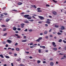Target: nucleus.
I'll use <instances>...</instances> for the list:
<instances>
[{"instance_id":"obj_1","label":"nucleus","mask_w":66,"mask_h":66,"mask_svg":"<svg viewBox=\"0 0 66 66\" xmlns=\"http://www.w3.org/2000/svg\"><path fill=\"white\" fill-rule=\"evenodd\" d=\"M46 20L47 21L46 22V23H47V24H50V22L49 21V19H47Z\"/></svg>"},{"instance_id":"obj_2","label":"nucleus","mask_w":66,"mask_h":66,"mask_svg":"<svg viewBox=\"0 0 66 66\" xmlns=\"http://www.w3.org/2000/svg\"><path fill=\"white\" fill-rule=\"evenodd\" d=\"M40 19V20H43V19H44V18L43 16H39L38 17Z\"/></svg>"},{"instance_id":"obj_3","label":"nucleus","mask_w":66,"mask_h":66,"mask_svg":"<svg viewBox=\"0 0 66 66\" xmlns=\"http://www.w3.org/2000/svg\"><path fill=\"white\" fill-rule=\"evenodd\" d=\"M52 43L53 44V45L54 47H56V45H55V43L54 42H53Z\"/></svg>"},{"instance_id":"obj_4","label":"nucleus","mask_w":66,"mask_h":66,"mask_svg":"<svg viewBox=\"0 0 66 66\" xmlns=\"http://www.w3.org/2000/svg\"><path fill=\"white\" fill-rule=\"evenodd\" d=\"M6 42H7L8 43H9V44H11V43H12V41H11L10 40H7L6 41Z\"/></svg>"},{"instance_id":"obj_5","label":"nucleus","mask_w":66,"mask_h":66,"mask_svg":"<svg viewBox=\"0 0 66 66\" xmlns=\"http://www.w3.org/2000/svg\"><path fill=\"white\" fill-rule=\"evenodd\" d=\"M29 15H25L24 16V18H28V16H29Z\"/></svg>"},{"instance_id":"obj_6","label":"nucleus","mask_w":66,"mask_h":66,"mask_svg":"<svg viewBox=\"0 0 66 66\" xmlns=\"http://www.w3.org/2000/svg\"><path fill=\"white\" fill-rule=\"evenodd\" d=\"M53 13L54 15H56V14H57V13H56V12H55V11H54L53 12Z\"/></svg>"},{"instance_id":"obj_7","label":"nucleus","mask_w":66,"mask_h":66,"mask_svg":"<svg viewBox=\"0 0 66 66\" xmlns=\"http://www.w3.org/2000/svg\"><path fill=\"white\" fill-rule=\"evenodd\" d=\"M54 64V63L53 62H51L50 63V65L51 66H53Z\"/></svg>"},{"instance_id":"obj_8","label":"nucleus","mask_w":66,"mask_h":66,"mask_svg":"<svg viewBox=\"0 0 66 66\" xmlns=\"http://www.w3.org/2000/svg\"><path fill=\"white\" fill-rule=\"evenodd\" d=\"M53 50L54 51H56V50H57V48L56 47L53 48Z\"/></svg>"},{"instance_id":"obj_9","label":"nucleus","mask_w":66,"mask_h":66,"mask_svg":"<svg viewBox=\"0 0 66 66\" xmlns=\"http://www.w3.org/2000/svg\"><path fill=\"white\" fill-rule=\"evenodd\" d=\"M61 30H64L65 29V28L64 26H62L61 27Z\"/></svg>"},{"instance_id":"obj_10","label":"nucleus","mask_w":66,"mask_h":66,"mask_svg":"<svg viewBox=\"0 0 66 66\" xmlns=\"http://www.w3.org/2000/svg\"><path fill=\"white\" fill-rule=\"evenodd\" d=\"M40 48H43V49H45L46 48V47H45V46H40Z\"/></svg>"},{"instance_id":"obj_11","label":"nucleus","mask_w":66,"mask_h":66,"mask_svg":"<svg viewBox=\"0 0 66 66\" xmlns=\"http://www.w3.org/2000/svg\"><path fill=\"white\" fill-rule=\"evenodd\" d=\"M31 18H32V17H31V16H29L27 17V19H31Z\"/></svg>"},{"instance_id":"obj_12","label":"nucleus","mask_w":66,"mask_h":66,"mask_svg":"<svg viewBox=\"0 0 66 66\" xmlns=\"http://www.w3.org/2000/svg\"><path fill=\"white\" fill-rule=\"evenodd\" d=\"M13 30H14V31H16V30H17V28L15 27H14L13 28Z\"/></svg>"},{"instance_id":"obj_13","label":"nucleus","mask_w":66,"mask_h":66,"mask_svg":"<svg viewBox=\"0 0 66 66\" xmlns=\"http://www.w3.org/2000/svg\"><path fill=\"white\" fill-rule=\"evenodd\" d=\"M10 19H8V18H7L6 20V22H8V21H9Z\"/></svg>"},{"instance_id":"obj_14","label":"nucleus","mask_w":66,"mask_h":66,"mask_svg":"<svg viewBox=\"0 0 66 66\" xmlns=\"http://www.w3.org/2000/svg\"><path fill=\"white\" fill-rule=\"evenodd\" d=\"M31 6H32V7H34L35 9H36V8L37 7L36 6H35V5H31Z\"/></svg>"},{"instance_id":"obj_15","label":"nucleus","mask_w":66,"mask_h":66,"mask_svg":"<svg viewBox=\"0 0 66 66\" xmlns=\"http://www.w3.org/2000/svg\"><path fill=\"white\" fill-rule=\"evenodd\" d=\"M24 22H25V23H29V22L28 21H26Z\"/></svg>"},{"instance_id":"obj_16","label":"nucleus","mask_w":66,"mask_h":66,"mask_svg":"<svg viewBox=\"0 0 66 66\" xmlns=\"http://www.w3.org/2000/svg\"><path fill=\"white\" fill-rule=\"evenodd\" d=\"M0 56L2 57V58H4V56H3V55L2 54L0 55Z\"/></svg>"},{"instance_id":"obj_17","label":"nucleus","mask_w":66,"mask_h":66,"mask_svg":"<svg viewBox=\"0 0 66 66\" xmlns=\"http://www.w3.org/2000/svg\"><path fill=\"white\" fill-rule=\"evenodd\" d=\"M16 51H19L20 50V49L19 48H17L16 49Z\"/></svg>"},{"instance_id":"obj_18","label":"nucleus","mask_w":66,"mask_h":66,"mask_svg":"<svg viewBox=\"0 0 66 66\" xmlns=\"http://www.w3.org/2000/svg\"><path fill=\"white\" fill-rule=\"evenodd\" d=\"M22 4V3L21 2L18 3V5H21V4Z\"/></svg>"},{"instance_id":"obj_19","label":"nucleus","mask_w":66,"mask_h":66,"mask_svg":"<svg viewBox=\"0 0 66 66\" xmlns=\"http://www.w3.org/2000/svg\"><path fill=\"white\" fill-rule=\"evenodd\" d=\"M27 40H22V42H26Z\"/></svg>"},{"instance_id":"obj_20","label":"nucleus","mask_w":66,"mask_h":66,"mask_svg":"<svg viewBox=\"0 0 66 66\" xmlns=\"http://www.w3.org/2000/svg\"><path fill=\"white\" fill-rule=\"evenodd\" d=\"M5 57H6L7 59H9L10 58V57L6 55L5 56Z\"/></svg>"},{"instance_id":"obj_21","label":"nucleus","mask_w":66,"mask_h":66,"mask_svg":"<svg viewBox=\"0 0 66 66\" xmlns=\"http://www.w3.org/2000/svg\"><path fill=\"white\" fill-rule=\"evenodd\" d=\"M59 26L58 25H55V28H58L59 27Z\"/></svg>"},{"instance_id":"obj_22","label":"nucleus","mask_w":66,"mask_h":66,"mask_svg":"<svg viewBox=\"0 0 66 66\" xmlns=\"http://www.w3.org/2000/svg\"><path fill=\"white\" fill-rule=\"evenodd\" d=\"M37 63L38 64H39V63H40V60H38L37 61Z\"/></svg>"},{"instance_id":"obj_23","label":"nucleus","mask_w":66,"mask_h":66,"mask_svg":"<svg viewBox=\"0 0 66 66\" xmlns=\"http://www.w3.org/2000/svg\"><path fill=\"white\" fill-rule=\"evenodd\" d=\"M28 21H30L31 22H33L34 21V20H28Z\"/></svg>"},{"instance_id":"obj_24","label":"nucleus","mask_w":66,"mask_h":66,"mask_svg":"<svg viewBox=\"0 0 66 66\" xmlns=\"http://www.w3.org/2000/svg\"><path fill=\"white\" fill-rule=\"evenodd\" d=\"M37 12H42V10H38L37 11Z\"/></svg>"},{"instance_id":"obj_25","label":"nucleus","mask_w":66,"mask_h":66,"mask_svg":"<svg viewBox=\"0 0 66 66\" xmlns=\"http://www.w3.org/2000/svg\"><path fill=\"white\" fill-rule=\"evenodd\" d=\"M17 29L18 31H20V30H21V29L19 28H18Z\"/></svg>"},{"instance_id":"obj_26","label":"nucleus","mask_w":66,"mask_h":66,"mask_svg":"<svg viewBox=\"0 0 66 66\" xmlns=\"http://www.w3.org/2000/svg\"><path fill=\"white\" fill-rule=\"evenodd\" d=\"M6 9V7H4L2 8V10H5Z\"/></svg>"},{"instance_id":"obj_27","label":"nucleus","mask_w":66,"mask_h":66,"mask_svg":"<svg viewBox=\"0 0 66 66\" xmlns=\"http://www.w3.org/2000/svg\"><path fill=\"white\" fill-rule=\"evenodd\" d=\"M7 35V34L6 33V34H3V36H6Z\"/></svg>"},{"instance_id":"obj_28","label":"nucleus","mask_w":66,"mask_h":66,"mask_svg":"<svg viewBox=\"0 0 66 66\" xmlns=\"http://www.w3.org/2000/svg\"><path fill=\"white\" fill-rule=\"evenodd\" d=\"M2 27H5V26L4 25H2Z\"/></svg>"},{"instance_id":"obj_29","label":"nucleus","mask_w":66,"mask_h":66,"mask_svg":"<svg viewBox=\"0 0 66 66\" xmlns=\"http://www.w3.org/2000/svg\"><path fill=\"white\" fill-rule=\"evenodd\" d=\"M53 1L54 2H55V3H56L57 2V1H56V0H53Z\"/></svg>"},{"instance_id":"obj_30","label":"nucleus","mask_w":66,"mask_h":66,"mask_svg":"<svg viewBox=\"0 0 66 66\" xmlns=\"http://www.w3.org/2000/svg\"><path fill=\"white\" fill-rule=\"evenodd\" d=\"M21 25L22 26H23L24 25V24H23V23H22L21 24Z\"/></svg>"},{"instance_id":"obj_31","label":"nucleus","mask_w":66,"mask_h":66,"mask_svg":"<svg viewBox=\"0 0 66 66\" xmlns=\"http://www.w3.org/2000/svg\"><path fill=\"white\" fill-rule=\"evenodd\" d=\"M62 39H60L59 41V42H62Z\"/></svg>"},{"instance_id":"obj_32","label":"nucleus","mask_w":66,"mask_h":66,"mask_svg":"<svg viewBox=\"0 0 66 66\" xmlns=\"http://www.w3.org/2000/svg\"><path fill=\"white\" fill-rule=\"evenodd\" d=\"M36 41V42H39V41H40V40H39V39H37V40Z\"/></svg>"},{"instance_id":"obj_33","label":"nucleus","mask_w":66,"mask_h":66,"mask_svg":"<svg viewBox=\"0 0 66 66\" xmlns=\"http://www.w3.org/2000/svg\"><path fill=\"white\" fill-rule=\"evenodd\" d=\"M6 29L5 28H4L3 29V31H6Z\"/></svg>"},{"instance_id":"obj_34","label":"nucleus","mask_w":66,"mask_h":66,"mask_svg":"<svg viewBox=\"0 0 66 66\" xmlns=\"http://www.w3.org/2000/svg\"><path fill=\"white\" fill-rule=\"evenodd\" d=\"M38 52L39 53H41V50H38Z\"/></svg>"},{"instance_id":"obj_35","label":"nucleus","mask_w":66,"mask_h":66,"mask_svg":"<svg viewBox=\"0 0 66 66\" xmlns=\"http://www.w3.org/2000/svg\"><path fill=\"white\" fill-rule=\"evenodd\" d=\"M42 37H40L39 38V40H40L41 39H42Z\"/></svg>"},{"instance_id":"obj_36","label":"nucleus","mask_w":66,"mask_h":66,"mask_svg":"<svg viewBox=\"0 0 66 66\" xmlns=\"http://www.w3.org/2000/svg\"><path fill=\"white\" fill-rule=\"evenodd\" d=\"M13 11H14L15 12H17V10H12Z\"/></svg>"},{"instance_id":"obj_37","label":"nucleus","mask_w":66,"mask_h":66,"mask_svg":"<svg viewBox=\"0 0 66 66\" xmlns=\"http://www.w3.org/2000/svg\"><path fill=\"white\" fill-rule=\"evenodd\" d=\"M45 27H48V25L47 24H45Z\"/></svg>"},{"instance_id":"obj_38","label":"nucleus","mask_w":66,"mask_h":66,"mask_svg":"<svg viewBox=\"0 0 66 66\" xmlns=\"http://www.w3.org/2000/svg\"><path fill=\"white\" fill-rule=\"evenodd\" d=\"M18 45V43H16L15 44V46H17V45Z\"/></svg>"},{"instance_id":"obj_39","label":"nucleus","mask_w":66,"mask_h":66,"mask_svg":"<svg viewBox=\"0 0 66 66\" xmlns=\"http://www.w3.org/2000/svg\"><path fill=\"white\" fill-rule=\"evenodd\" d=\"M26 12L27 13H29V12H30V11L29 10H28Z\"/></svg>"},{"instance_id":"obj_40","label":"nucleus","mask_w":66,"mask_h":66,"mask_svg":"<svg viewBox=\"0 0 66 66\" xmlns=\"http://www.w3.org/2000/svg\"><path fill=\"white\" fill-rule=\"evenodd\" d=\"M28 31V29H26L24 30V31H26V32H27V31Z\"/></svg>"},{"instance_id":"obj_41","label":"nucleus","mask_w":66,"mask_h":66,"mask_svg":"<svg viewBox=\"0 0 66 66\" xmlns=\"http://www.w3.org/2000/svg\"><path fill=\"white\" fill-rule=\"evenodd\" d=\"M45 38L46 39H48V36H46L45 37Z\"/></svg>"},{"instance_id":"obj_42","label":"nucleus","mask_w":66,"mask_h":66,"mask_svg":"<svg viewBox=\"0 0 66 66\" xmlns=\"http://www.w3.org/2000/svg\"><path fill=\"white\" fill-rule=\"evenodd\" d=\"M46 6H48V7H49L50 6L49 5H48V4H46Z\"/></svg>"},{"instance_id":"obj_43","label":"nucleus","mask_w":66,"mask_h":66,"mask_svg":"<svg viewBox=\"0 0 66 66\" xmlns=\"http://www.w3.org/2000/svg\"><path fill=\"white\" fill-rule=\"evenodd\" d=\"M63 42H64V43H66V41H65L64 40H63Z\"/></svg>"},{"instance_id":"obj_44","label":"nucleus","mask_w":66,"mask_h":66,"mask_svg":"<svg viewBox=\"0 0 66 66\" xmlns=\"http://www.w3.org/2000/svg\"><path fill=\"white\" fill-rule=\"evenodd\" d=\"M9 54H12V52H10L9 53Z\"/></svg>"},{"instance_id":"obj_45","label":"nucleus","mask_w":66,"mask_h":66,"mask_svg":"<svg viewBox=\"0 0 66 66\" xmlns=\"http://www.w3.org/2000/svg\"><path fill=\"white\" fill-rule=\"evenodd\" d=\"M12 51H14L15 50V49L14 48H12L11 49Z\"/></svg>"},{"instance_id":"obj_46","label":"nucleus","mask_w":66,"mask_h":66,"mask_svg":"<svg viewBox=\"0 0 66 66\" xmlns=\"http://www.w3.org/2000/svg\"><path fill=\"white\" fill-rule=\"evenodd\" d=\"M4 14V15H7V13H3Z\"/></svg>"},{"instance_id":"obj_47","label":"nucleus","mask_w":66,"mask_h":66,"mask_svg":"<svg viewBox=\"0 0 66 66\" xmlns=\"http://www.w3.org/2000/svg\"><path fill=\"white\" fill-rule=\"evenodd\" d=\"M32 31V29H29V32H31Z\"/></svg>"},{"instance_id":"obj_48","label":"nucleus","mask_w":66,"mask_h":66,"mask_svg":"<svg viewBox=\"0 0 66 66\" xmlns=\"http://www.w3.org/2000/svg\"><path fill=\"white\" fill-rule=\"evenodd\" d=\"M49 17L50 18H52V16L50 15H49Z\"/></svg>"},{"instance_id":"obj_49","label":"nucleus","mask_w":66,"mask_h":66,"mask_svg":"<svg viewBox=\"0 0 66 66\" xmlns=\"http://www.w3.org/2000/svg\"><path fill=\"white\" fill-rule=\"evenodd\" d=\"M60 32L61 33H62L63 32V31L62 30H60Z\"/></svg>"},{"instance_id":"obj_50","label":"nucleus","mask_w":66,"mask_h":66,"mask_svg":"<svg viewBox=\"0 0 66 66\" xmlns=\"http://www.w3.org/2000/svg\"><path fill=\"white\" fill-rule=\"evenodd\" d=\"M24 12H22L21 13V15H24Z\"/></svg>"},{"instance_id":"obj_51","label":"nucleus","mask_w":66,"mask_h":66,"mask_svg":"<svg viewBox=\"0 0 66 66\" xmlns=\"http://www.w3.org/2000/svg\"><path fill=\"white\" fill-rule=\"evenodd\" d=\"M37 10H40V8H38L37 9Z\"/></svg>"},{"instance_id":"obj_52","label":"nucleus","mask_w":66,"mask_h":66,"mask_svg":"<svg viewBox=\"0 0 66 66\" xmlns=\"http://www.w3.org/2000/svg\"><path fill=\"white\" fill-rule=\"evenodd\" d=\"M38 23H42V22H39Z\"/></svg>"},{"instance_id":"obj_53","label":"nucleus","mask_w":66,"mask_h":66,"mask_svg":"<svg viewBox=\"0 0 66 66\" xmlns=\"http://www.w3.org/2000/svg\"><path fill=\"white\" fill-rule=\"evenodd\" d=\"M6 47H8V45L6 44Z\"/></svg>"},{"instance_id":"obj_54","label":"nucleus","mask_w":66,"mask_h":66,"mask_svg":"<svg viewBox=\"0 0 66 66\" xmlns=\"http://www.w3.org/2000/svg\"><path fill=\"white\" fill-rule=\"evenodd\" d=\"M17 55V54H14V56H16V55Z\"/></svg>"},{"instance_id":"obj_55","label":"nucleus","mask_w":66,"mask_h":66,"mask_svg":"<svg viewBox=\"0 0 66 66\" xmlns=\"http://www.w3.org/2000/svg\"><path fill=\"white\" fill-rule=\"evenodd\" d=\"M33 45V43H31L30 44V46H31V45Z\"/></svg>"},{"instance_id":"obj_56","label":"nucleus","mask_w":66,"mask_h":66,"mask_svg":"<svg viewBox=\"0 0 66 66\" xmlns=\"http://www.w3.org/2000/svg\"><path fill=\"white\" fill-rule=\"evenodd\" d=\"M26 53H27V54H29V52H26Z\"/></svg>"},{"instance_id":"obj_57","label":"nucleus","mask_w":66,"mask_h":66,"mask_svg":"<svg viewBox=\"0 0 66 66\" xmlns=\"http://www.w3.org/2000/svg\"><path fill=\"white\" fill-rule=\"evenodd\" d=\"M58 35H61L62 34L61 33H57Z\"/></svg>"},{"instance_id":"obj_58","label":"nucleus","mask_w":66,"mask_h":66,"mask_svg":"<svg viewBox=\"0 0 66 66\" xmlns=\"http://www.w3.org/2000/svg\"><path fill=\"white\" fill-rule=\"evenodd\" d=\"M48 33V32H47V31H46L44 32V33Z\"/></svg>"},{"instance_id":"obj_59","label":"nucleus","mask_w":66,"mask_h":66,"mask_svg":"<svg viewBox=\"0 0 66 66\" xmlns=\"http://www.w3.org/2000/svg\"><path fill=\"white\" fill-rule=\"evenodd\" d=\"M48 52V50H46L45 51V52Z\"/></svg>"},{"instance_id":"obj_60","label":"nucleus","mask_w":66,"mask_h":66,"mask_svg":"<svg viewBox=\"0 0 66 66\" xmlns=\"http://www.w3.org/2000/svg\"><path fill=\"white\" fill-rule=\"evenodd\" d=\"M20 66H23V65L22 64H20Z\"/></svg>"},{"instance_id":"obj_61","label":"nucleus","mask_w":66,"mask_h":66,"mask_svg":"<svg viewBox=\"0 0 66 66\" xmlns=\"http://www.w3.org/2000/svg\"><path fill=\"white\" fill-rule=\"evenodd\" d=\"M53 36L52 35H50V37H53Z\"/></svg>"},{"instance_id":"obj_62","label":"nucleus","mask_w":66,"mask_h":66,"mask_svg":"<svg viewBox=\"0 0 66 66\" xmlns=\"http://www.w3.org/2000/svg\"><path fill=\"white\" fill-rule=\"evenodd\" d=\"M43 63H46V61H44L43 62Z\"/></svg>"},{"instance_id":"obj_63","label":"nucleus","mask_w":66,"mask_h":66,"mask_svg":"<svg viewBox=\"0 0 66 66\" xmlns=\"http://www.w3.org/2000/svg\"><path fill=\"white\" fill-rule=\"evenodd\" d=\"M11 65L12 66H13V63H11Z\"/></svg>"},{"instance_id":"obj_64","label":"nucleus","mask_w":66,"mask_h":66,"mask_svg":"<svg viewBox=\"0 0 66 66\" xmlns=\"http://www.w3.org/2000/svg\"><path fill=\"white\" fill-rule=\"evenodd\" d=\"M4 66H6V64H5L3 65Z\"/></svg>"}]
</instances>
